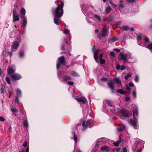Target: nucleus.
I'll use <instances>...</instances> for the list:
<instances>
[{
  "mask_svg": "<svg viewBox=\"0 0 152 152\" xmlns=\"http://www.w3.org/2000/svg\"><path fill=\"white\" fill-rule=\"evenodd\" d=\"M94 16L99 21H100L101 20V19L100 16L99 15H97L94 14Z\"/></svg>",
  "mask_w": 152,
  "mask_h": 152,
  "instance_id": "nucleus-35",
  "label": "nucleus"
},
{
  "mask_svg": "<svg viewBox=\"0 0 152 152\" xmlns=\"http://www.w3.org/2000/svg\"><path fill=\"white\" fill-rule=\"evenodd\" d=\"M113 50L118 52H120L121 51V50L120 49L118 48H115Z\"/></svg>",
  "mask_w": 152,
  "mask_h": 152,
  "instance_id": "nucleus-59",
  "label": "nucleus"
},
{
  "mask_svg": "<svg viewBox=\"0 0 152 152\" xmlns=\"http://www.w3.org/2000/svg\"><path fill=\"white\" fill-rule=\"evenodd\" d=\"M97 37L100 40H104V27H103L100 33L97 34Z\"/></svg>",
  "mask_w": 152,
  "mask_h": 152,
  "instance_id": "nucleus-7",
  "label": "nucleus"
},
{
  "mask_svg": "<svg viewBox=\"0 0 152 152\" xmlns=\"http://www.w3.org/2000/svg\"><path fill=\"white\" fill-rule=\"evenodd\" d=\"M139 80V77H138V75H135V77L134 80L136 82H137Z\"/></svg>",
  "mask_w": 152,
  "mask_h": 152,
  "instance_id": "nucleus-46",
  "label": "nucleus"
},
{
  "mask_svg": "<svg viewBox=\"0 0 152 152\" xmlns=\"http://www.w3.org/2000/svg\"><path fill=\"white\" fill-rule=\"evenodd\" d=\"M76 99L78 102H81L83 104L86 103L87 101V99L84 97H82L81 98H76Z\"/></svg>",
  "mask_w": 152,
  "mask_h": 152,
  "instance_id": "nucleus-14",
  "label": "nucleus"
},
{
  "mask_svg": "<svg viewBox=\"0 0 152 152\" xmlns=\"http://www.w3.org/2000/svg\"><path fill=\"white\" fill-rule=\"evenodd\" d=\"M15 72V69H13L12 67H9L7 69V72L9 75L13 74Z\"/></svg>",
  "mask_w": 152,
  "mask_h": 152,
  "instance_id": "nucleus-17",
  "label": "nucleus"
},
{
  "mask_svg": "<svg viewBox=\"0 0 152 152\" xmlns=\"http://www.w3.org/2000/svg\"><path fill=\"white\" fill-rule=\"evenodd\" d=\"M72 79L71 77L69 75H66L63 78V80L64 81H66L68 80Z\"/></svg>",
  "mask_w": 152,
  "mask_h": 152,
  "instance_id": "nucleus-20",
  "label": "nucleus"
},
{
  "mask_svg": "<svg viewBox=\"0 0 152 152\" xmlns=\"http://www.w3.org/2000/svg\"><path fill=\"white\" fill-rule=\"evenodd\" d=\"M19 45V43L18 41H15L12 44V52H14L15 50H14V49L16 50L17 49Z\"/></svg>",
  "mask_w": 152,
  "mask_h": 152,
  "instance_id": "nucleus-13",
  "label": "nucleus"
},
{
  "mask_svg": "<svg viewBox=\"0 0 152 152\" xmlns=\"http://www.w3.org/2000/svg\"><path fill=\"white\" fill-rule=\"evenodd\" d=\"M117 92L118 93L120 94H125L126 93V91H124L123 89H118Z\"/></svg>",
  "mask_w": 152,
  "mask_h": 152,
  "instance_id": "nucleus-29",
  "label": "nucleus"
},
{
  "mask_svg": "<svg viewBox=\"0 0 152 152\" xmlns=\"http://www.w3.org/2000/svg\"><path fill=\"white\" fill-rule=\"evenodd\" d=\"M64 33L65 34H68L69 33V30L67 29H65L64 31Z\"/></svg>",
  "mask_w": 152,
  "mask_h": 152,
  "instance_id": "nucleus-53",
  "label": "nucleus"
},
{
  "mask_svg": "<svg viewBox=\"0 0 152 152\" xmlns=\"http://www.w3.org/2000/svg\"><path fill=\"white\" fill-rule=\"evenodd\" d=\"M81 7L82 10V11L83 13L84 12L86 13L87 14H85V15L86 16H88V17H90L89 15V13H87L89 9L88 6L86 5L85 4L82 5V6H81Z\"/></svg>",
  "mask_w": 152,
  "mask_h": 152,
  "instance_id": "nucleus-6",
  "label": "nucleus"
},
{
  "mask_svg": "<svg viewBox=\"0 0 152 152\" xmlns=\"http://www.w3.org/2000/svg\"><path fill=\"white\" fill-rule=\"evenodd\" d=\"M121 21H118L116 23L115 25L118 27V26H120L121 25Z\"/></svg>",
  "mask_w": 152,
  "mask_h": 152,
  "instance_id": "nucleus-51",
  "label": "nucleus"
},
{
  "mask_svg": "<svg viewBox=\"0 0 152 152\" xmlns=\"http://www.w3.org/2000/svg\"><path fill=\"white\" fill-rule=\"evenodd\" d=\"M18 98H19V97H17V96L15 97V102L17 103H19V101L18 100Z\"/></svg>",
  "mask_w": 152,
  "mask_h": 152,
  "instance_id": "nucleus-55",
  "label": "nucleus"
},
{
  "mask_svg": "<svg viewBox=\"0 0 152 152\" xmlns=\"http://www.w3.org/2000/svg\"><path fill=\"white\" fill-rule=\"evenodd\" d=\"M13 22H15L18 21L19 20V16L18 15L13 14Z\"/></svg>",
  "mask_w": 152,
  "mask_h": 152,
  "instance_id": "nucleus-23",
  "label": "nucleus"
},
{
  "mask_svg": "<svg viewBox=\"0 0 152 152\" xmlns=\"http://www.w3.org/2000/svg\"><path fill=\"white\" fill-rule=\"evenodd\" d=\"M10 77L12 79L14 80H18L21 78V76L17 74L12 75Z\"/></svg>",
  "mask_w": 152,
  "mask_h": 152,
  "instance_id": "nucleus-10",
  "label": "nucleus"
},
{
  "mask_svg": "<svg viewBox=\"0 0 152 152\" xmlns=\"http://www.w3.org/2000/svg\"><path fill=\"white\" fill-rule=\"evenodd\" d=\"M82 125L83 128V131H84L88 127L91 128L93 126V121L91 119H88L86 122L84 121L83 122Z\"/></svg>",
  "mask_w": 152,
  "mask_h": 152,
  "instance_id": "nucleus-4",
  "label": "nucleus"
},
{
  "mask_svg": "<svg viewBox=\"0 0 152 152\" xmlns=\"http://www.w3.org/2000/svg\"><path fill=\"white\" fill-rule=\"evenodd\" d=\"M130 98L129 97L127 96L125 98L126 100V101H130Z\"/></svg>",
  "mask_w": 152,
  "mask_h": 152,
  "instance_id": "nucleus-62",
  "label": "nucleus"
},
{
  "mask_svg": "<svg viewBox=\"0 0 152 152\" xmlns=\"http://www.w3.org/2000/svg\"><path fill=\"white\" fill-rule=\"evenodd\" d=\"M65 63V60L64 56L60 57L58 59V63L56 65V66H59L61 64H64Z\"/></svg>",
  "mask_w": 152,
  "mask_h": 152,
  "instance_id": "nucleus-8",
  "label": "nucleus"
},
{
  "mask_svg": "<svg viewBox=\"0 0 152 152\" xmlns=\"http://www.w3.org/2000/svg\"><path fill=\"white\" fill-rule=\"evenodd\" d=\"M92 50L94 53V58L96 61V62L99 63L98 54L99 53L100 50L96 49V47L95 46H94L92 48Z\"/></svg>",
  "mask_w": 152,
  "mask_h": 152,
  "instance_id": "nucleus-5",
  "label": "nucleus"
},
{
  "mask_svg": "<svg viewBox=\"0 0 152 152\" xmlns=\"http://www.w3.org/2000/svg\"><path fill=\"white\" fill-rule=\"evenodd\" d=\"M106 103L109 106H111L112 103L109 100H106Z\"/></svg>",
  "mask_w": 152,
  "mask_h": 152,
  "instance_id": "nucleus-43",
  "label": "nucleus"
},
{
  "mask_svg": "<svg viewBox=\"0 0 152 152\" xmlns=\"http://www.w3.org/2000/svg\"><path fill=\"white\" fill-rule=\"evenodd\" d=\"M21 13L23 15H25L26 13L25 10L24 8H22L20 10Z\"/></svg>",
  "mask_w": 152,
  "mask_h": 152,
  "instance_id": "nucleus-37",
  "label": "nucleus"
},
{
  "mask_svg": "<svg viewBox=\"0 0 152 152\" xmlns=\"http://www.w3.org/2000/svg\"><path fill=\"white\" fill-rule=\"evenodd\" d=\"M64 73V72L61 71H58V76L60 77H61L62 76V74H63Z\"/></svg>",
  "mask_w": 152,
  "mask_h": 152,
  "instance_id": "nucleus-45",
  "label": "nucleus"
},
{
  "mask_svg": "<svg viewBox=\"0 0 152 152\" xmlns=\"http://www.w3.org/2000/svg\"><path fill=\"white\" fill-rule=\"evenodd\" d=\"M113 81L115 83L118 84V86L121 85V81L120 79L118 78H115L113 79Z\"/></svg>",
  "mask_w": 152,
  "mask_h": 152,
  "instance_id": "nucleus-16",
  "label": "nucleus"
},
{
  "mask_svg": "<svg viewBox=\"0 0 152 152\" xmlns=\"http://www.w3.org/2000/svg\"><path fill=\"white\" fill-rule=\"evenodd\" d=\"M107 28L108 27L105 25V37L107 36L109 33V32L107 29Z\"/></svg>",
  "mask_w": 152,
  "mask_h": 152,
  "instance_id": "nucleus-41",
  "label": "nucleus"
},
{
  "mask_svg": "<svg viewBox=\"0 0 152 152\" xmlns=\"http://www.w3.org/2000/svg\"><path fill=\"white\" fill-rule=\"evenodd\" d=\"M131 76V75L129 73L125 77V80H127Z\"/></svg>",
  "mask_w": 152,
  "mask_h": 152,
  "instance_id": "nucleus-47",
  "label": "nucleus"
},
{
  "mask_svg": "<svg viewBox=\"0 0 152 152\" xmlns=\"http://www.w3.org/2000/svg\"><path fill=\"white\" fill-rule=\"evenodd\" d=\"M4 70L3 69H1L0 68V76L1 77H3V75H4Z\"/></svg>",
  "mask_w": 152,
  "mask_h": 152,
  "instance_id": "nucleus-36",
  "label": "nucleus"
},
{
  "mask_svg": "<svg viewBox=\"0 0 152 152\" xmlns=\"http://www.w3.org/2000/svg\"><path fill=\"white\" fill-rule=\"evenodd\" d=\"M103 54L104 53H103L101 54L99 56L100 63L101 64H104V60L102 59Z\"/></svg>",
  "mask_w": 152,
  "mask_h": 152,
  "instance_id": "nucleus-19",
  "label": "nucleus"
},
{
  "mask_svg": "<svg viewBox=\"0 0 152 152\" xmlns=\"http://www.w3.org/2000/svg\"><path fill=\"white\" fill-rule=\"evenodd\" d=\"M16 96L20 97L21 96V92L20 90L19 89H17L16 90Z\"/></svg>",
  "mask_w": 152,
  "mask_h": 152,
  "instance_id": "nucleus-21",
  "label": "nucleus"
},
{
  "mask_svg": "<svg viewBox=\"0 0 152 152\" xmlns=\"http://www.w3.org/2000/svg\"><path fill=\"white\" fill-rule=\"evenodd\" d=\"M133 116L134 119H130L129 121V122L133 126L135 129H137L139 128L137 124V122L138 121L135 118V117H137L138 116V113L137 110V107L136 105H134V107L133 108Z\"/></svg>",
  "mask_w": 152,
  "mask_h": 152,
  "instance_id": "nucleus-2",
  "label": "nucleus"
},
{
  "mask_svg": "<svg viewBox=\"0 0 152 152\" xmlns=\"http://www.w3.org/2000/svg\"><path fill=\"white\" fill-rule=\"evenodd\" d=\"M61 49L62 50H65V47L64 45H63L61 47Z\"/></svg>",
  "mask_w": 152,
  "mask_h": 152,
  "instance_id": "nucleus-60",
  "label": "nucleus"
},
{
  "mask_svg": "<svg viewBox=\"0 0 152 152\" xmlns=\"http://www.w3.org/2000/svg\"><path fill=\"white\" fill-rule=\"evenodd\" d=\"M64 40L65 41L66 43V44H69L71 43V42L70 41V42H68V40L67 39H66V38L64 39Z\"/></svg>",
  "mask_w": 152,
  "mask_h": 152,
  "instance_id": "nucleus-64",
  "label": "nucleus"
},
{
  "mask_svg": "<svg viewBox=\"0 0 152 152\" xmlns=\"http://www.w3.org/2000/svg\"><path fill=\"white\" fill-rule=\"evenodd\" d=\"M27 145V142L26 141H25L24 142L23 144V146L24 147H26Z\"/></svg>",
  "mask_w": 152,
  "mask_h": 152,
  "instance_id": "nucleus-61",
  "label": "nucleus"
},
{
  "mask_svg": "<svg viewBox=\"0 0 152 152\" xmlns=\"http://www.w3.org/2000/svg\"><path fill=\"white\" fill-rule=\"evenodd\" d=\"M116 69L118 70L120 69L122 71L126 69V67H115Z\"/></svg>",
  "mask_w": 152,
  "mask_h": 152,
  "instance_id": "nucleus-38",
  "label": "nucleus"
},
{
  "mask_svg": "<svg viewBox=\"0 0 152 152\" xmlns=\"http://www.w3.org/2000/svg\"><path fill=\"white\" fill-rule=\"evenodd\" d=\"M120 113L124 117L128 118L129 116V112L125 110H121L120 111Z\"/></svg>",
  "mask_w": 152,
  "mask_h": 152,
  "instance_id": "nucleus-12",
  "label": "nucleus"
},
{
  "mask_svg": "<svg viewBox=\"0 0 152 152\" xmlns=\"http://www.w3.org/2000/svg\"><path fill=\"white\" fill-rule=\"evenodd\" d=\"M120 150V148H115L113 149V150L116 151H119Z\"/></svg>",
  "mask_w": 152,
  "mask_h": 152,
  "instance_id": "nucleus-56",
  "label": "nucleus"
},
{
  "mask_svg": "<svg viewBox=\"0 0 152 152\" xmlns=\"http://www.w3.org/2000/svg\"><path fill=\"white\" fill-rule=\"evenodd\" d=\"M133 97L135 99L136 98V93L135 90H134L133 92Z\"/></svg>",
  "mask_w": 152,
  "mask_h": 152,
  "instance_id": "nucleus-49",
  "label": "nucleus"
},
{
  "mask_svg": "<svg viewBox=\"0 0 152 152\" xmlns=\"http://www.w3.org/2000/svg\"><path fill=\"white\" fill-rule=\"evenodd\" d=\"M110 54L112 56L115 57V56L114 52L113 51L110 52Z\"/></svg>",
  "mask_w": 152,
  "mask_h": 152,
  "instance_id": "nucleus-54",
  "label": "nucleus"
},
{
  "mask_svg": "<svg viewBox=\"0 0 152 152\" xmlns=\"http://www.w3.org/2000/svg\"><path fill=\"white\" fill-rule=\"evenodd\" d=\"M110 89L112 94H114L115 92L114 90V84L113 82L110 81L107 83Z\"/></svg>",
  "mask_w": 152,
  "mask_h": 152,
  "instance_id": "nucleus-11",
  "label": "nucleus"
},
{
  "mask_svg": "<svg viewBox=\"0 0 152 152\" xmlns=\"http://www.w3.org/2000/svg\"><path fill=\"white\" fill-rule=\"evenodd\" d=\"M127 1L129 3H131L135 2V0H127Z\"/></svg>",
  "mask_w": 152,
  "mask_h": 152,
  "instance_id": "nucleus-52",
  "label": "nucleus"
},
{
  "mask_svg": "<svg viewBox=\"0 0 152 152\" xmlns=\"http://www.w3.org/2000/svg\"><path fill=\"white\" fill-rule=\"evenodd\" d=\"M118 39V38H117L115 37H113L111 38L109 40V42L111 43V42H115Z\"/></svg>",
  "mask_w": 152,
  "mask_h": 152,
  "instance_id": "nucleus-31",
  "label": "nucleus"
},
{
  "mask_svg": "<svg viewBox=\"0 0 152 152\" xmlns=\"http://www.w3.org/2000/svg\"><path fill=\"white\" fill-rule=\"evenodd\" d=\"M71 75L75 77H79L78 74L76 72L74 71H71L70 73Z\"/></svg>",
  "mask_w": 152,
  "mask_h": 152,
  "instance_id": "nucleus-27",
  "label": "nucleus"
},
{
  "mask_svg": "<svg viewBox=\"0 0 152 152\" xmlns=\"http://www.w3.org/2000/svg\"><path fill=\"white\" fill-rule=\"evenodd\" d=\"M111 10V8L110 6H108L105 10V14H108Z\"/></svg>",
  "mask_w": 152,
  "mask_h": 152,
  "instance_id": "nucleus-24",
  "label": "nucleus"
},
{
  "mask_svg": "<svg viewBox=\"0 0 152 152\" xmlns=\"http://www.w3.org/2000/svg\"><path fill=\"white\" fill-rule=\"evenodd\" d=\"M107 20L109 22H111L113 20V18H112L110 17Z\"/></svg>",
  "mask_w": 152,
  "mask_h": 152,
  "instance_id": "nucleus-57",
  "label": "nucleus"
},
{
  "mask_svg": "<svg viewBox=\"0 0 152 152\" xmlns=\"http://www.w3.org/2000/svg\"><path fill=\"white\" fill-rule=\"evenodd\" d=\"M99 83L101 85H103L102 83H104V77H102L100 80L99 81Z\"/></svg>",
  "mask_w": 152,
  "mask_h": 152,
  "instance_id": "nucleus-32",
  "label": "nucleus"
},
{
  "mask_svg": "<svg viewBox=\"0 0 152 152\" xmlns=\"http://www.w3.org/2000/svg\"><path fill=\"white\" fill-rule=\"evenodd\" d=\"M111 150V148H110L108 146H105V151H108Z\"/></svg>",
  "mask_w": 152,
  "mask_h": 152,
  "instance_id": "nucleus-50",
  "label": "nucleus"
},
{
  "mask_svg": "<svg viewBox=\"0 0 152 152\" xmlns=\"http://www.w3.org/2000/svg\"><path fill=\"white\" fill-rule=\"evenodd\" d=\"M27 23V19L26 16H24L23 17V25L22 26L24 28L26 27Z\"/></svg>",
  "mask_w": 152,
  "mask_h": 152,
  "instance_id": "nucleus-15",
  "label": "nucleus"
},
{
  "mask_svg": "<svg viewBox=\"0 0 152 152\" xmlns=\"http://www.w3.org/2000/svg\"><path fill=\"white\" fill-rule=\"evenodd\" d=\"M147 48L149 49V50H152V42L151 43L149 44L148 46L146 47Z\"/></svg>",
  "mask_w": 152,
  "mask_h": 152,
  "instance_id": "nucleus-44",
  "label": "nucleus"
},
{
  "mask_svg": "<svg viewBox=\"0 0 152 152\" xmlns=\"http://www.w3.org/2000/svg\"><path fill=\"white\" fill-rule=\"evenodd\" d=\"M24 55V52L23 50H20L19 52V56L20 58L23 57Z\"/></svg>",
  "mask_w": 152,
  "mask_h": 152,
  "instance_id": "nucleus-30",
  "label": "nucleus"
},
{
  "mask_svg": "<svg viewBox=\"0 0 152 152\" xmlns=\"http://www.w3.org/2000/svg\"><path fill=\"white\" fill-rule=\"evenodd\" d=\"M11 111L13 113H17L18 112L17 110L14 108L12 107L10 109Z\"/></svg>",
  "mask_w": 152,
  "mask_h": 152,
  "instance_id": "nucleus-39",
  "label": "nucleus"
},
{
  "mask_svg": "<svg viewBox=\"0 0 152 152\" xmlns=\"http://www.w3.org/2000/svg\"><path fill=\"white\" fill-rule=\"evenodd\" d=\"M123 3L124 1H122L121 2H119L118 4V9L120 11H121L124 8V6L123 4Z\"/></svg>",
  "mask_w": 152,
  "mask_h": 152,
  "instance_id": "nucleus-18",
  "label": "nucleus"
},
{
  "mask_svg": "<svg viewBox=\"0 0 152 152\" xmlns=\"http://www.w3.org/2000/svg\"><path fill=\"white\" fill-rule=\"evenodd\" d=\"M141 35H139L137 36V42H140L142 39V36L141 34H140Z\"/></svg>",
  "mask_w": 152,
  "mask_h": 152,
  "instance_id": "nucleus-34",
  "label": "nucleus"
},
{
  "mask_svg": "<svg viewBox=\"0 0 152 152\" xmlns=\"http://www.w3.org/2000/svg\"><path fill=\"white\" fill-rule=\"evenodd\" d=\"M58 7L55 9H54L52 10V12L54 15V22L57 25L59 23V18L61 17L63 14V8L64 6V2H61V5L58 4Z\"/></svg>",
  "mask_w": 152,
  "mask_h": 152,
  "instance_id": "nucleus-1",
  "label": "nucleus"
},
{
  "mask_svg": "<svg viewBox=\"0 0 152 152\" xmlns=\"http://www.w3.org/2000/svg\"><path fill=\"white\" fill-rule=\"evenodd\" d=\"M144 40L145 41V43L149 42V40L148 38L146 37H145V38L144 39Z\"/></svg>",
  "mask_w": 152,
  "mask_h": 152,
  "instance_id": "nucleus-48",
  "label": "nucleus"
},
{
  "mask_svg": "<svg viewBox=\"0 0 152 152\" xmlns=\"http://www.w3.org/2000/svg\"><path fill=\"white\" fill-rule=\"evenodd\" d=\"M125 129V126L124 124H123L121 127L119 128H117V130L118 132H121L123 130H124Z\"/></svg>",
  "mask_w": 152,
  "mask_h": 152,
  "instance_id": "nucleus-22",
  "label": "nucleus"
},
{
  "mask_svg": "<svg viewBox=\"0 0 152 152\" xmlns=\"http://www.w3.org/2000/svg\"><path fill=\"white\" fill-rule=\"evenodd\" d=\"M7 82V83H8V84H10V78L7 77H6L5 78Z\"/></svg>",
  "mask_w": 152,
  "mask_h": 152,
  "instance_id": "nucleus-42",
  "label": "nucleus"
},
{
  "mask_svg": "<svg viewBox=\"0 0 152 152\" xmlns=\"http://www.w3.org/2000/svg\"><path fill=\"white\" fill-rule=\"evenodd\" d=\"M123 28L124 30L127 31L129 30V27L127 25L124 26H123Z\"/></svg>",
  "mask_w": 152,
  "mask_h": 152,
  "instance_id": "nucleus-33",
  "label": "nucleus"
},
{
  "mask_svg": "<svg viewBox=\"0 0 152 152\" xmlns=\"http://www.w3.org/2000/svg\"><path fill=\"white\" fill-rule=\"evenodd\" d=\"M122 141L121 139H120L118 141L116 142H113V144L115 146H118L119 145V144Z\"/></svg>",
  "mask_w": 152,
  "mask_h": 152,
  "instance_id": "nucleus-25",
  "label": "nucleus"
},
{
  "mask_svg": "<svg viewBox=\"0 0 152 152\" xmlns=\"http://www.w3.org/2000/svg\"><path fill=\"white\" fill-rule=\"evenodd\" d=\"M127 151L126 149L125 148H124L122 149V151L120 152H127Z\"/></svg>",
  "mask_w": 152,
  "mask_h": 152,
  "instance_id": "nucleus-63",
  "label": "nucleus"
},
{
  "mask_svg": "<svg viewBox=\"0 0 152 152\" xmlns=\"http://www.w3.org/2000/svg\"><path fill=\"white\" fill-rule=\"evenodd\" d=\"M104 138H102L98 139L96 142V145L97 146H99L101 145V143L102 142V140L104 139Z\"/></svg>",
  "mask_w": 152,
  "mask_h": 152,
  "instance_id": "nucleus-28",
  "label": "nucleus"
},
{
  "mask_svg": "<svg viewBox=\"0 0 152 152\" xmlns=\"http://www.w3.org/2000/svg\"><path fill=\"white\" fill-rule=\"evenodd\" d=\"M134 141L136 143L135 145L134 151L135 152H141L142 148L144 146V142L142 140H140L138 138L134 139Z\"/></svg>",
  "mask_w": 152,
  "mask_h": 152,
  "instance_id": "nucleus-3",
  "label": "nucleus"
},
{
  "mask_svg": "<svg viewBox=\"0 0 152 152\" xmlns=\"http://www.w3.org/2000/svg\"><path fill=\"white\" fill-rule=\"evenodd\" d=\"M73 137H74V140L75 142L76 143L77 142V138L76 136V134H75V132H74Z\"/></svg>",
  "mask_w": 152,
  "mask_h": 152,
  "instance_id": "nucleus-40",
  "label": "nucleus"
},
{
  "mask_svg": "<svg viewBox=\"0 0 152 152\" xmlns=\"http://www.w3.org/2000/svg\"><path fill=\"white\" fill-rule=\"evenodd\" d=\"M67 83L70 86H72L74 84V82L72 81H68Z\"/></svg>",
  "mask_w": 152,
  "mask_h": 152,
  "instance_id": "nucleus-58",
  "label": "nucleus"
},
{
  "mask_svg": "<svg viewBox=\"0 0 152 152\" xmlns=\"http://www.w3.org/2000/svg\"><path fill=\"white\" fill-rule=\"evenodd\" d=\"M126 57V55H124L122 53H120L118 57V59L119 60H123L124 63H125L127 61Z\"/></svg>",
  "mask_w": 152,
  "mask_h": 152,
  "instance_id": "nucleus-9",
  "label": "nucleus"
},
{
  "mask_svg": "<svg viewBox=\"0 0 152 152\" xmlns=\"http://www.w3.org/2000/svg\"><path fill=\"white\" fill-rule=\"evenodd\" d=\"M23 125L26 128L28 126V123L27 118L23 119Z\"/></svg>",
  "mask_w": 152,
  "mask_h": 152,
  "instance_id": "nucleus-26",
  "label": "nucleus"
}]
</instances>
